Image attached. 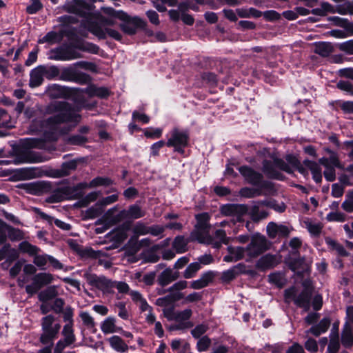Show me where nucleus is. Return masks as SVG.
<instances>
[{
    "mask_svg": "<svg viewBox=\"0 0 353 353\" xmlns=\"http://www.w3.org/2000/svg\"><path fill=\"white\" fill-rule=\"evenodd\" d=\"M286 162L281 158L274 157L273 161L264 159L262 162V171L265 176L273 180L283 181L285 180V176L276 168L283 171L288 174H294V168L304 177L309 174L307 170L303 167L305 165L308 168L312 174V179L316 183H320L322 181V170L320 165L314 161L305 159L301 164L300 160L294 154H288L285 157Z\"/></svg>",
    "mask_w": 353,
    "mask_h": 353,
    "instance_id": "obj_1",
    "label": "nucleus"
},
{
    "mask_svg": "<svg viewBox=\"0 0 353 353\" xmlns=\"http://www.w3.org/2000/svg\"><path fill=\"white\" fill-rule=\"evenodd\" d=\"M102 11L108 16L101 17V22L103 25L113 26L116 24L114 19H119L123 22L119 25L120 29L128 35H134L138 30H145L147 26L146 21L143 19L137 16L131 17L123 10H117L112 7H104Z\"/></svg>",
    "mask_w": 353,
    "mask_h": 353,
    "instance_id": "obj_2",
    "label": "nucleus"
},
{
    "mask_svg": "<svg viewBox=\"0 0 353 353\" xmlns=\"http://www.w3.org/2000/svg\"><path fill=\"white\" fill-rule=\"evenodd\" d=\"M52 110L56 114L49 117V121L53 123L54 129L57 125L77 121L80 115L75 112L73 105L67 101H55L52 105Z\"/></svg>",
    "mask_w": 353,
    "mask_h": 353,
    "instance_id": "obj_3",
    "label": "nucleus"
},
{
    "mask_svg": "<svg viewBox=\"0 0 353 353\" xmlns=\"http://www.w3.org/2000/svg\"><path fill=\"white\" fill-rule=\"evenodd\" d=\"M86 183H79L74 186H62L51 190L50 195L46 199L48 203H59L68 199H77L82 196V189Z\"/></svg>",
    "mask_w": 353,
    "mask_h": 353,
    "instance_id": "obj_4",
    "label": "nucleus"
},
{
    "mask_svg": "<svg viewBox=\"0 0 353 353\" xmlns=\"http://www.w3.org/2000/svg\"><path fill=\"white\" fill-rule=\"evenodd\" d=\"M303 290L298 294L296 287H292L285 291V299L287 302L294 301L296 305L307 311L310 307V298L312 292V285L310 280L303 283Z\"/></svg>",
    "mask_w": 353,
    "mask_h": 353,
    "instance_id": "obj_5",
    "label": "nucleus"
},
{
    "mask_svg": "<svg viewBox=\"0 0 353 353\" xmlns=\"http://www.w3.org/2000/svg\"><path fill=\"white\" fill-rule=\"evenodd\" d=\"M19 252L23 254H28L30 256L34 258V265H63L58 260L53 256L47 254H39L41 250V249L31 244L27 241H23L19 244L18 250Z\"/></svg>",
    "mask_w": 353,
    "mask_h": 353,
    "instance_id": "obj_6",
    "label": "nucleus"
},
{
    "mask_svg": "<svg viewBox=\"0 0 353 353\" xmlns=\"http://www.w3.org/2000/svg\"><path fill=\"white\" fill-rule=\"evenodd\" d=\"M190 130L188 128H173L170 132V137L166 141V146L173 148L175 152L184 155L185 149L189 146Z\"/></svg>",
    "mask_w": 353,
    "mask_h": 353,
    "instance_id": "obj_7",
    "label": "nucleus"
},
{
    "mask_svg": "<svg viewBox=\"0 0 353 353\" xmlns=\"http://www.w3.org/2000/svg\"><path fill=\"white\" fill-rule=\"evenodd\" d=\"M270 248V243L266 237L260 233H256L251 236L250 243L245 248L246 251V261L252 262L259 256L264 254Z\"/></svg>",
    "mask_w": 353,
    "mask_h": 353,
    "instance_id": "obj_8",
    "label": "nucleus"
},
{
    "mask_svg": "<svg viewBox=\"0 0 353 353\" xmlns=\"http://www.w3.org/2000/svg\"><path fill=\"white\" fill-rule=\"evenodd\" d=\"M239 172L249 184L260 189L273 190L274 183L270 181L264 180L263 176L259 172L256 171L249 165H242L239 168Z\"/></svg>",
    "mask_w": 353,
    "mask_h": 353,
    "instance_id": "obj_9",
    "label": "nucleus"
},
{
    "mask_svg": "<svg viewBox=\"0 0 353 353\" xmlns=\"http://www.w3.org/2000/svg\"><path fill=\"white\" fill-rule=\"evenodd\" d=\"M64 34L67 36L71 41L69 43H68V46H70L71 49H74V50L77 49L82 52H85L94 54H99V46L95 43L86 41L82 38L79 37L77 34L74 29L64 31Z\"/></svg>",
    "mask_w": 353,
    "mask_h": 353,
    "instance_id": "obj_10",
    "label": "nucleus"
},
{
    "mask_svg": "<svg viewBox=\"0 0 353 353\" xmlns=\"http://www.w3.org/2000/svg\"><path fill=\"white\" fill-rule=\"evenodd\" d=\"M192 310L190 309H185L183 311H174L173 308L168 307L163 309V314L165 318L169 321H174L179 323L178 325L170 326V330H181L188 328L192 326V324L188 321L192 315Z\"/></svg>",
    "mask_w": 353,
    "mask_h": 353,
    "instance_id": "obj_11",
    "label": "nucleus"
},
{
    "mask_svg": "<svg viewBox=\"0 0 353 353\" xmlns=\"http://www.w3.org/2000/svg\"><path fill=\"white\" fill-rule=\"evenodd\" d=\"M41 327L43 332L40 339L41 342L51 346L53 344V341L57 338L61 325L54 323V316L48 315L42 319Z\"/></svg>",
    "mask_w": 353,
    "mask_h": 353,
    "instance_id": "obj_12",
    "label": "nucleus"
},
{
    "mask_svg": "<svg viewBox=\"0 0 353 353\" xmlns=\"http://www.w3.org/2000/svg\"><path fill=\"white\" fill-rule=\"evenodd\" d=\"M18 187L23 190L27 194L35 196L48 194L52 190V183L45 181L21 183Z\"/></svg>",
    "mask_w": 353,
    "mask_h": 353,
    "instance_id": "obj_13",
    "label": "nucleus"
},
{
    "mask_svg": "<svg viewBox=\"0 0 353 353\" xmlns=\"http://www.w3.org/2000/svg\"><path fill=\"white\" fill-rule=\"evenodd\" d=\"M51 52L53 54L50 57V59L56 61H70L82 58V54L74 49H71L68 43L52 49Z\"/></svg>",
    "mask_w": 353,
    "mask_h": 353,
    "instance_id": "obj_14",
    "label": "nucleus"
},
{
    "mask_svg": "<svg viewBox=\"0 0 353 353\" xmlns=\"http://www.w3.org/2000/svg\"><path fill=\"white\" fill-rule=\"evenodd\" d=\"M65 321H68V322L64 325L62 331L63 339L57 343L54 349V353H61L65 347L72 344L76 339L72 328V316L70 314L65 316Z\"/></svg>",
    "mask_w": 353,
    "mask_h": 353,
    "instance_id": "obj_15",
    "label": "nucleus"
},
{
    "mask_svg": "<svg viewBox=\"0 0 353 353\" xmlns=\"http://www.w3.org/2000/svg\"><path fill=\"white\" fill-rule=\"evenodd\" d=\"M71 247L82 260L99 259L98 265H113L109 261L103 263V261L100 259L103 256V252L100 250H94L90 247H83L77 243L72 245Z\"/></svg>",
    "mask_w": 353,
    "mask_h": 353,
    "instance_id": "obj_16",
    "label": "nucleus"
},
{
    "mask_svg": "<svg viewBox=\"0 0 353 353\" xmlns=\"http://www.w3.org/2000/svg\"><path fill=\"white\" fill-rule=\"evenodd\" d=\"M53 276L50 274L40 273L35 275L32 279V283L26 287L27 293L30 295L35 294L42 286L51 283Z\"/></svg>",
    "mask_w": 353,
    "mask_h": 353,
    "instance_id": "obj_17",
    "label": "nucleus"
},
{
    "mask_svg": "<svg viewBox=\"0 0 353 353\" xmlns=\"http://www.w3.org/2000/svg\"><path fill=\"white\" fill-rule=\"evenodd\" d=\"M266 232L268 237L274 239L276 237H279V239L288 237L291 230L285 225L278 224L271 221L266 227Z\"/></svg>",
    "mask_w": 353,
    "mask_h": 353,
    "instance_id": "obj_18",
    "label": "nucleus"
},
{
    "mask_svg": "<svg viewBox=\"0 0 353 353\" xmlns=\"http://www.w3.org/2000/svg\"><path fill=\"white\" fill-rule=\"evenodd\" d=\"M207 239L205 244L211 245L216 250H219L222 244L228 245L230 243V238L227 236L225 231L222 229L216 230L214 236L210 235Z\"/></svg>",
    "mask_w": 353,
    "mask_h": 353,
    "instance_id": "obj_19",
    "label": "nucleus"
},
{
    "mask_svg": "<svg viewBox=\"0 0 353 353\" xmlns=\"http://www.w3.org/2000/svg\"><path fill=\"white\" fill-rule=\"evenodd\" d=\"M90 98L98 97L101 99H107L112 94L111 90L104 86L98 87L95 84L91 83L83 90Z\"/></svg>",
    "mask_w": 353,
    "mask_h": 353,
    "instance_id": "obj_20",
    "label": "nucleus"
},
{
    "mask_svg": "<svg viewBox=\"0 0 353 353\" xmlns=\"http://www.w3.org/2000/svg\"><path fill=\"white\" fill-rule=\"evenodd\" d=\"M33 211L41 219L46 221L50 225L54 223L57 228L65 231H69L72 228V225L70 224L47 214L40 208H34Z\"/></svg>",
    "mask_w": 353,
    "mask_h": 353,
    "instance_id": "obj_21",
    "label": "nucleus"
},
{
    "mask_svg": "<svg viewBox=\"0 0 353 353\" xmlns=\"http://www.w3.org/2000/svg\"><path fill=\"white\" fill-rule=\"evenodd\" d=\"M47 90L50 97L53 99H66L72 94V90L70 88L57 83L50 85Z\"/></svg>",
    "mask_w": 353,
    "mask_h": 353,
    "instance_id": "obj_22",
    "label": "nucleus"
},
{
    "mask_svg": "<svg viewBox=\"0 0 353 353\" xmlns=\"http://www.w3.org/2000/svg\"><path fill=\"white\" fill-rule=\"evenodd\" d=\"M228 254L223 257V261L227 263L236 262L245 259L246 260V251L245 248L229 245L227 248Z\"/></svg>",
    "mask_w": 353,
    "mask_h": 353,
    "instance_id": "obj_23",
    "label": "nucleus"
},
{
    "mask_svg": "<svg viewBox=\"0 0 353 353\" xmlns=\"http://www.w3.org/2000/svg\"><path fill=\"white\" fill-rule=\"evenodd\" d=\"M100 329L104 334H110L123 331L121 327L117 325V319L110 316L101 322Z\"/></svg>",
    "mask_w": 353,
    "mask_h": 353,
    "instance_id": "obj_24",
    "label": "nucleus"
},
{
    "mask_svg": "<svg viewBox=\"0 0 353 353\" xmlns=\"http://www.w3.org/2000/svg\"><path fill=\"white\" fill-rule=\"evenodd\" d=\"M19 256V251L11 247L10 243H4L0 248V261L5 259L6 263H12L14 262Z\"/></svg>",
    "mask_w": 353,
    "mask_h": 353,
    "instance_id": "obj_25",
    "label": "nucleus"
},
{
    "mask_svg": "<svg viewBox=\"0 0 353 353\" xmlns=\"http://www.w3.org/2000/svg\"><path fill=\"white\" fill-rule=\"evenodd\" d=\"M160 246L159 245H154L152 247L143 250L140 254V257L143 263H157L160 259L159 255Z\"/></svg>",
    "mask_w": 353,
    "mask_h": 353,
    "instance_id": "obj_26",
    "label": "nucleus"
},
{
    "mask_svg": "<svg viewBox=\"0 0 353 353\" xmlns=\"http://www.w3.org/2000/svg\"><path fill=\"white\" fill-rule=\"evenodd\" d=\"M323 151L328 154L330 157L329 158L325 157L320 158L319 159V163L320 165H326L327 163H331V164L336 166V168L343 169V165L341 164L336 152L328 147L323 148Z\"/></svg>",
    "mask_w": 353,
    "mask_h": 353,
    "instance_id": "obj_27",
    "label": "nucleus"
},
{
    "mask_svg": "<svg viewBox=\"0 0 353 353\" xmlns=\"http://www.w3.org/2000/svg\"><path fill=\"white\" fill-rule=\"evenodd\" d=\"M329 21L338 27L343 28L349 35L353 36V23L347 19L339 17L338 16L329 17L327 18Z\"/></svg>",
    "mask_w": 353,
    "mask_h": 353,
    "instance_id": "obj_28",
    "label": "nucleus"
},
{
    "mask_svg": "<svg viewBox=\"0 0 353 353\" xmlns=\"http://www.w3.org/2000/svg\"><path fill=\"white\" fill-rule=\"evenodd\" d=\"M299 250L290 248L285 258V265H306L305 258L301 256Z\"/></svg>",
    "mask_w": 353,
    "mask_h": 353,
    "instance_id": "obj_29",
    "label": "nucleus"
},
{
    "mask_svg": "<svg viewBox=\"0 0 353 353\" xmlns=\"http://www.w3.org/2000/svg\"><path fill=\"white\" fill-rule=\"evenodd\" d=\"M43 81V72L40 65H38L30 71L29 86L32 88H37L41 85Z\"/></svg>",
    "mask_w": 353,
    "mask_h": 353,
    "instance_id": "obj_30",
    "label": "nucleus"
},
{
    "mask_svg": "<svg viewBox=\"0 0 353 353\" xmlns=\"http://www.w3.org/2000/svg\"><path fill=\"white\" fill-rule=\"evenodd\" d=\"M189 243H190V241L188 240V237L185 238L183 235H177L172 241V249L176 253H184L188 251V245Z\"/></svg>",
    "mask_w": 353,
    "mask_h": 353,
    "instance_id": "obj_31",
    "label": "nucleus"
},
{
    "mask_svg": "<svg viewBox=\"0 0 353 353\" xmlns=\"http://www.w3.org/2000/svg\"><path fill=\"white\" fill-rule=\"evenodd\" d=\"M209 236L208 230L198 229L194 227V229L190 232L188 236V240L190 243L197 241L199 243L205 244Z\"/></svg>",
    "mask_w": 353,
    "mask_h": 353,
    "instance_id": "obj_32",
    "label": "nucleus"
},
{
    "mask_svg": "<svg viewBox=\"0 0 353 353\" xmlns=\"http://www.w3.org/2000/svg\"><path fill=\"white\" fill-rule=\"evenodd\" d=\"M137 235H132L128 243L124 246L125 254L130 256H134L141 248Z\"/></svg>",
    "mask_w": 353,
    "mask_h": 353,
    "instance_id": "obj_33",
    "label": "nucleus"
},
{
    "mask_svg": "<svg viewBox=\"0 0 353 353\" xmlns=\"http://www.w3.org/2000/svg\"><path fill=\"white\" fill-rule=\"evenodd\" d=\"M104 211L103 204L97 201L94 205L88 208L84 214V219H94L99 216Z\"/></svg>",
    "mask_w": 353,
    "mask_h": 353,
    "instance_id": "obj_34",
    "label": "nucleus"
},
{
    "mask_svg": "<svg viewBox=\"0 0 353 353\" xmlns=\"http://www.w3.org/2000/svg\"><path fill=\"white\" fill-rule=\"evenodd\" d=\"M214 277V274L212 272H208L203 274L199 279L194 281L191 283V287L194 289L203 288L212 282Z\"/></svg>",
    "mask_w": 353,
    "mask_h": 353,
    "instance_id": "obj_35",
    "label": "nucleus"
},
{
    "mask_svg": "<svg viewBox=\"0 0 353 353\" xmlns=\"http://www.w3.org/2000/svg\"><path fill=\"white\" fill-rule=\"evenodd\" d=\"M195 219L196 223L194 225L195 228L201 230H209L210 220V215L208 212H201L195 215Z\"/></svg>",
    "mask_w": 353,
    "mask_h": 353,
    "instance_id": "obj_36",
    "label": "nucleus"
},
{
    "mask_svg": "<svg viewBox=\"0 0 353 353\" xmlns=\"http://www.w3.org/2000/svg\"><path fill=\"white\" fill-rule=\"evenodd\" d=\"M43 72V77L48 80L55 79L59 78L60 70L56 65L47 66L45 65H39Z\"/></svg>",
    "mask_w": 353,
    "mask_h": 353,
    "instance_id": "obj_37",
    "label": "nucleus"
},
{
    "mask_svg": "<svg viewBox=\"0 0 353 353\" xmlns=\"http://www.w3.org/2000/svg\"><path fill=\"white\" fill-rule=\"evenodd\" d=\"M325 241V243L328 246V248L330 250L336 251L338 255L341 256H346L348 255V252L346 251L344 247L336 241L331 239L330 237H326Z\"/></svg>",
    "mask_w": 353,
    "mask_h": 353,
    "instance_id": "obj_38",
    "label": "nucleus"
},
{
    "mask_svg": "<svg viewBox=\"0 0 353 353\" xmlns=\"http://www.w3.org/2000/svg\"><path fill=\"white\" fill-rule=\"evenodd\" d=\"M110 346L116 351L125 352L128 350V345L118 336H112L108 339Z\"/></svg>",
    "mask_w": 353,
    "mask_h": 353,
    "instance_id": "obj_39",
    "label": "nucleus"
},
{
    "mask_svg": "<svg viewBox=\"0 0 353 353\" xmlns=\"http://www.w3.org/2000/svg\"><path fill=\"white\" fill-rule=\"evenodd\" d=\"M112 184H114V182L112 179L107 176H97L92 179L88 187L90 188H97L99 186L108 187Z\"/></svg>",
    "mask_w": 353,
    "mask_h": 353,
    "instance_id": "obj_40",
    "label": "nucleus"
},
{
    "mask_svg": "<svg viewBox=\"0 0 353 353\" xmlns=\"http://www.w3.org/2000/svg\"><path fill=\"white\" fill-rule=\"evenodd\" d=\"M33 130L41 132L46 128L54 129L53 123L50 122L49 117L46 119H34L31 123Z\"/></svg>",
    "mask_w": 353,
    "mask_h": 353,
    "instance_id": "obj_41",
    "label": "nucleus"
},
{
    "mask_svg": "<svg viewBox=\"0 0 353 353\" xmlns=\"http://www.w3.org/2000/svg\"><path fill=\"white\" fill-rule=\"evenodd\" d=\"M342 343L345 347L353 345V333L350 325L345 323L342 332Z\"/></svg>",
    "mask_w": 353,
    "mask_h": 353,
    "instance_id": "obj_42",
    "label": "nucleus"
},
{
    "mask_svg": "<svg viewBox=\"0 0 353 353\" xmlns=\"http://www.w3.org/2000/svg\"><path fill=\"white\" fill-rule=\"evenodd\" d=\"M201 78L210 88H216L217 86L219 79L217 75L211 72H203L201 74Z\"/></svg>",
    "mask_w": 353,
    "mask_h": 353,
    "instance_id": "obj_43",
    "label": "nucleus"
},
{
    "mask_svg": "<svg viewBox=\"0 0 353 353\" xmlns=\"http://www.w3.org/2000/svg\"><path fill=\"white\" fill-rule=\"evenodd\" d=\"M332 46L326 42H320L316 45L314 52L323 57H328L332 52Z\"/></svg>",
    "mask_w": 353,
    "mask_h": 353,
    "instance_id": "obj_44",
    "label": "nucleus"
},
{
    "mask_svg": "<svg viewBox=\"0 0 353 353\" xmlns=\"http://www.w3.org/2000/svg\"><path fill=\"white\" fill-rule=\"evenodd\" d=\"M260 204L271 209H273L277 212L282 213L284 212L286 210V205L283 202L281 203H278V202L275 199H272L270 201L263 200L260 202Z\"/></svg>",
    "mask_w": 353,
    "mask_h": 353,
    "instance_id": "obj_45",
    "label": "nucleus"
},
{
    "mask_svg": "<svg viewBox=\"0 0 353 353\" xmlns=\"http://www.w3.org/2000/svg\"><path fill=\"white\" fill-rule=\"evenodd\" d=\"M84 161L83 158H79L76 159H72L70 161H65L62 163L61 167L63 171L67 173V176L70 175L71 171L75 170L78 166L79 163H83Z\"/></svg>",
    "mask_w": 353,
    "mask_h": 353,
    "instance_id": "obj_46",
    "label": "nucleus"
},
{
    "mask_svg": "<svg viewBox=\"0 0 353 353\" xmlns=\"http://www.w3.org/2000/svg\"><path fill=\"white\" fill-rule=\"evenodd\" d=\"M76 69L72 66L63 67L60 71L59 79L64 81L72 82Z\"/></svg>",
    "mask_w": 353,
    "mask_h": 353,
    "instance_id": "obj_47",
    "label": "nucleus"
},
{
    "mask_svg": "<svg viewBox=\"0 0 353 353\" xmlns=\"http://www.w3.org/2000/svg\"><path fill=\"white\" fill-rule=\"evenodd\" d=\"M64 34V32L61 34H59L57 32L50 31L48 32L42 39L39 40V43H54L59 42L62 39V36Z\"/></svg>",
    "mask_w": 353,
    "mask_h": 353,
    "instance_id": "obj_48",
    "label": "nucleus"
},
{
    "mask_svg": "<svg viewBox=\"0 0 353 353\" xmlns=\"http://www.w3.org/2000/svg\"><path fill=\"white\" fill-rule=\"evenodd\" d=\"M177 277L178 274L176 272H172L170 270H166L161 275L159 282L161 285L165 286L175 280Z\"/></svg>",
    "mask_w": 353,
    "mask_h": 353,
    "instance_id": "obj_49",
    "label": "nucleus"
},
{
    "mask_svg": "<svg viewBox=\"0 0 353 353\" xmlns=\"http://www.w3.org/2000/svg\"><path fill=\"white\" fill-rule=\"evenodd\" d=\"M255 265H278L277 256L270 253L263 254Z\"/></svg>",
    "mask_w": 353,
    "mask_h": 353,
    "instance_id": "obj_50",
    "label": "nucleus"
},
{
    "mask_svg": "<svg viewBox=\"0 0 353 353\" xmlns=\"http://www.w3.org/2000/svg\"><path fill=\"white\" fill-rule=\"evenodd\" d=\"M128 209L130 219H138L145 215V212L137 204L130 205Z\"/></svg>",
    "mask_w": 353,
    "mask_h": 353,
    "instance_id": "obj_51",
    "label": "nucleus"
},
{
    "mask_svg": "<svg viewBox=\"0 0 353 353\" xmlns=\"http://www.w3.org/2000/svg\"><path fill=\"white\" fill-rule=\"evenodd\" d=\"M261 189H256L250 187H244L240 189L239 194L241 196L244 198H254L256 196L261 194Z\"/></svg>",
    "mask_w": 353,
    "mask_h": 353,
    "instance_id": "obj_52",
    "label": "nucleus"
},
{
    "mask_svg": "<svg viewBox=\"0 0 353 353\" xmlns=\"http://www.w3.org/2000/svg\"><path fill=\"white\" fill-rule=\"evenodd\" d=\"M36 272V269L34 266H24L23 268V274L20 276L18 279V283L20 286H23L26 283H27L30 277L32 274H33Z\"/></svg>",
    "mask_w": 353,
    "mask_h": 353,
    "instance_id": "obj_53",
    "label": "nucleus"
},
{
    "mask_svg": "<svg viewBox=\"0 0 353 353\" xmlns=\"http://www.w3.org/2000/svg\"><path fill=\"white\" fill-rule=\"evenodd\" d=\"M91 81L92 77L90 74L76 70L72 82L79 83L80 85H85L90 83Z\"/></svg>",
    "mask_w": 353,
    "mask_h": 353,
    "instance_id": "obj_54",
    "label": "nucleus"
},
{
    "mask_svg": "<svg viewBox=\"0 0 353 353\" xmlns=\"http://www.w3.org/2000/svg\"><path fill=\"white\" fill-rule=\"evenodd\" d=\"M311 13L317 16H325L327 12H333L332 6L328 2H323L321 8H313Z\"/></svg>",
    "mask_w": 353,
    "mask_h": 353,
    "instance_id": "obj_55",
    "label": "nucleus"
},
{
    "mask_svg": "<svg viewBox=\"0 0 353 353\" xmlns=\"http://www.w3.org/2000/svg\"><path fill=\"white\" fill-rule=\"evenodd\" d=\"M323 165L325 168V170L323 172L325 179L329 182H332L335 181V168H336V166H334L333 164H331V163H327L326 165Z\"/></svg>",
    "mask_w": 353,
    "mask_h": 353,
    "instance_id": "obj_56",
    "label": "nucleus"
},
{
    "mask_svg": "<svg viewBox=\"0 0 353 353\" xmlns=\"http://www.w3.org/2000/svg\"><path fill=\"white\" fill-rule=\"evenodd\" d=\"M26 146L28 148L43 149L46 146V141L43 138H29L26 139Z\"/></svg>",
    "mask_w": 353,
    "mask_h": 353,
    "instance_id": "obj_57",
    "label": "nucleus"
},
{
    "mask_svg": "<svg viewBox=\"0 0 353 353\" xmlns=\"http://www.w3.org/2000/svg\"><path fill=\"white\" fill-rule=\"evenodd\" d=\"M90 31L99 38V39H105L107 38V32L105 28L103 29L99 24L94 22L90 23Z\"/></svg>",
    "mask_w": 353,
    "mask_h": 353,
    "instance_id": "obj_58",
    "label": "nucleus"
},
{
    "mask_svg": "<svg viewBox=\"0 0 353 353\" xmlns=\"http://www.w3.org/2000/svg\"><path fill=\"white\" fill-rule=\"evenodd\" d=\"M144 135L148 139H159L163 134V130L159 128H147L143 130Z\"/></svg>",
    "mask_w": 353,
    "mask_h": 353,
    "instance_id": "obj_59",
    "label": "nucleus"
},
{
    "mask_svg": "<svg viewBox=\"0 0 353 353\" xmlns=\"http://www.w3.org/2000/svg\"><path fill=\"white\" fill-rule=\"evenodd\" d=\"M68 142L73 145H83L88 142V139L81 134H72L68 137Z\"/></svg>",
    "mask_w": 353,
    "mask_h": 353,
    "instance_id": "obj_60",
    "label": "nucleus"
},
{
    "mask_svg": "<svg viewBox=\"0 0 353 353\" xmlns=\"http://www.w3.org/2000/svg\"><path fill=\"white\" fill-rule=\"evenodd\" d=\"M31 4L28 6L26 12L29 14L37 13L43 8V4L40 0H30Z\"/></svg>",
    "mask_w": 353,
    "mask_h": 353,
    "instance_id": "obj_61",
    "label": "nucleus"
},
{
    "mask_svg": "<svg viewBox=\"0 0 353 353\" xmlns=\"http://www.w3.org/2000/svg\"><path fill=\"white\" fill-rule=\"evenodd\" d=\"M79 316L85 326L88 328H94L95 326V322L92 316L87 312H81L79 314Z\"/></svg>",
    "mask_w": 353,
    "mask_h": 353,
    "instance_id": "obj_62",
    "label": "nucleus"
},
{
    "mask_svg": "<svg viewBox=\"0 0 353 353\" xmlns=\"http://www.w3.org/2000/svg\"><path fill=\"white\" fill-rule=\"evenodd\" d=\"M8 237L12 241H19L23 238V234L19 229L8 225Z\"/></svg>",
    "mask_w": 353,
    "mask_h": 353,
    "instance_id": "obj_63",
    "label": "nucleus"
},
{
    "mask_svg": "<svg viewBox=\"0 0 353 353\" xmlns=\"http://www.w3.org/2000/svg\"><path fill=\"white\" fill-rule=\"evenodd\" d=\"M326 219L330 222H344L345 221V215L341 212H330L327 214Z\"/></svg>",
    "mask_w": 353,
    "mask_h": 353,
    "instance_id": "obj_64",
    "label": "nucleus"
}]
</instances>
